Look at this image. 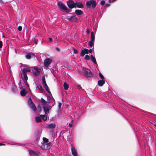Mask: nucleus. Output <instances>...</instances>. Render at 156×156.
Segmentation results:
<instances>
[{"label":"nucleus","instance_id":"27","mask_svg":"<svg viewBox=\"0 0 156 156\" xmlns=\"http://www.w3.org/2000/svg\"><path fill=\"white\" fill-rule=\"evenodd\" d=\"M26 58L27 59H30L31 58V56L30 54H28L25 56Z\"/></svg>","mask_w":156,"mask_h":156},{"label":"nucleus","instance_id":"42","mask_svg":"<svg viewBox=\"0 0 156 156\" xmlns=\"http://www.w3.org/2000/svg\"><path fill=\"white\" fill-rule=\"evenodd\" d=\"M77 87L79 89H82V87L80 85H78Z\"/></svg>","mask_w":156,"mask_h":156},{"label":"nucleus","instance_id":"43","mask_svg":"<svg viewBox=\"0 0 156 156\" xmlns=\"http://www.w3.org/2000/svg\"><path fill=\"white\" fill-rule=\"evenodd\" d=\"M87 34H89L90 33V31L88 29H87Z\"/></svg>","mask_w":156,"mask_h":156},{"label":"nucleus","instance_id":"15","mask_svg":"<svg viewBox=\"0 0 156 156\" xmlns=\"http://www.w3.org/2000/svg\"><path fill=\"white\" fill-rule=\"evenodd\" d=\"M68 19L71 22H75L77 21V18L75 15L72 16Z\"/></svg>","mask_w":156,"mask_h":156},{"label":"nucleus","instance_id":"4","mask_svg":"<svg viewBox=\"0 0 156 156\" xmlns=\"http://www.w3.org/2000/svg\"><path fill=\"white\" fill-rule=\"evenodd\" d=\"M43 108L45 114H48L49 111L51 109V107L48 104H44L43 106Z\"/></svg>","mask_w":156,"mask_h":156},{"label":"nucleus","instance_id":"22","mask_svg":"<svg viewBox=\"0 0 156 156\" xmlns=\"http://www.w3.org/2000/svg\"><path fill=\"white\" fill-rule=\"evenodd\" d=\"M75 12L76 14L78 15H80L83 13V12L81 10H76Z\"/></svg>","mask_w":156,"mask_h":156},{"label":"nucleus","instance_id":"51","mask_svg":"<svg viewBox=\"0 0 156 156\" xmlns=\"http://www.w3.org/2000/svg\"><path fill=\"white\" fill-rule=\"evenodd\" d=\"M10 144H12L11 143Z\"/></svg>","mask_w":156,"mask_h":156},{"label":"nucleus","instance_id":"48","mask_svg":"<svg viewBox=\"0 0 156 156\" xmlns=\"http://www.w3.org/2000/svg\"><path fill=\"white\" fill-rule=\"evenodd\" d=\"M40 88H41V89H42V87L41 86H40Z\"/></svg>","mask_w":156,"mask_h":156},{"label":"nucleus","instance_id":"44","mask_svg":"<svg viewBox=\"0 0 156 156\" xmlns=\"http://www.w3.org/2000/svg\"><path fill=\"white\" fill-rule=\"evenodd\" d=\"M2 145H5V144L3 143H0V146H1Z\"/></svg>","mask_w":156,"mask_h":156},{"label":"nucleus","instance_id":"50","mask_svg":"<svg viewBox=\"0 0 156 156\" xmlns=\"http://www.w3.org/2000/svg\"><path fill=\"white\" fill-rule=\"evenodd\" d=\"M18 144V145H19V144Z\"/></svg>","mask_w":156,"mask_h":156},{"label":"nucleus","instance_id":"14","mask_svg":"<svg viewBox=\"0 0 156 156\" xmlns=\"http://www.w3.org/2000/svg\"><path fill=\"white\" fill-rule=\"evenodd\" d=\"M21 76L22 79L23 80L25 81L26 82H27V81L28 79V78L26 73L22 72V74H21Z\"/></svg>","mask_w":156,"mask_h":156},{"label":"nucleus","instance_id":"16","mask_svg":"<svg viewBox=\"0 0 156 156\" xmlns=\"http://www.w3.org/2000/svg\"><path fill=\"white\" fill-rule=\"evenodd\" d=\"M77 7L78 8H82L83 7V5L80 2H76L75 3V7Z\"/></svg>","mask_w":156,"mask_h":156},{"label":"nucleus","instance_id":"6","mask_svg":"<svg viewBox=\"0 0 156 156\" xmlns=\"http://www.w3.org/2000/svg\"><path fill=\"white\" fill-rule=\"evenodd\" d=\"M28 104L30 108L34 111H35L36 109L35 105L32 102L31 98H29L28 100Z\"/></svg>","mask_w":156,"mask_h":156},{"label":"nucleus","instance_id":"47","mask_svg":"<svg viewBox=\"0 0 156 156\" xmlns=\"http://www.w3.org/2000/svg\"><path fill=\"white\" fill-rule=\"evenodd\" d=\"M35 44H37V43L35 41Z\"/></svg>","mask_w":156,"mask_h":156},{"label":"nucleus","instance_id":"33","mask_svg":"<svg viewBox=\"0 0 156 156\" xmlns=\"http://www.w3.org/2000/svg\"><path fill=\"white\" fill-rule=\"evenodd\" d=\"M37 108L39 112H41V107L40 105H38Z\"/></svg>","mask_w":156,"mask_h":156},{"label":"nucleus","instance_id":"9","mask_svg":"<svg viewBox=\"0 0 156 156\" xmlns=\"http://www.w3.org/2000/svg\"><path fill=\"white\" fill-rule=\"evenodd\" d=\"M58 7L61 9L67 11L68 9L67 7L63 3L58 2L57 3Z\"/></svg>","mask_w":156,"mask_h":156},{"label":"nucleus","instance_id":"5","mask_svg":"<svg viewBox=\"0 0 156 156\" xmlns=\"http://www.w3.org/2000/svg\"><path fill=\"white\" fill-rule=\"evenodd\" d=\"M95 40V34L93 31H92L91 33L90 41L89 43V45L92 47L94 45V42Z\"/></svg>","mask_w":156,"mask_h":156},{"label":"nucleus","instance_id":"26","mask_svg":"<svg viewBox=\"0 0 156 156\" xmlns=\"http://www.w3.org/2000/svg\"><path fill=\"white\" fill-rule=\"evenodd\" d=\"M61 105H62L61 103L60 102H59L58 103V110L57 111L58 113H59V112L60 110V109L61 108Z\"/></svg>","mask_w":156,"mask_h":156},{"label":"nucleus","instance_id":"39","mask_svg":"<svg viewBox=\"0 0 156 156\" xmlns=\"http://www.w3.org/2000/svg\"><path fill=\"white\" fill-rule=\"evenodd\" d=\"M2 41H0V48H2Z\"/></svg>","mask_w":156,"mask_h":156},{"label":"nucleus","instance_id":"52","mask_svg":"<svg viewBox=\"0 0 156 156\" xmlns=\"http://www.w3.org/2000/svg\"><path fill=\"white\" fill-rule=\"evenodd\" d=\"M1 0H0V1H1Z\"/></svg>","mask_w":156,"mask_h":156},{"label":"nucleus","instance_id":"40","mask_svg":"<svg viewBox=\"0 0 156 156\" xmlns=\"http://www.w3.org/2000/svg\"><path fill=\"white\" fill-rule=\"evenodd\" d=\"M73 122H71V123H69V126L70 128L72 126Z\"/></svg>","mask_w":156,"mask_h":156},{"label":"nucleus","instance_id":"1","mask_svg":"<svg viewBox=\"0 0 156 156\" xmlns=\"http://www.w3.org/2000/svg\"><path fill=\"white\" fill-rule=\"evenodd\" d=\"M83 72L85 76L90 77L93 76V74L91 72L90 69H86L84 67H83Z\"/></svg>","mask_w":156,"mask_h":156},{"label":"nucleus","instance_id":"8","mask_svg":"<svg viewBox=\"0 0 156 156\" xmlns=\"http://www.w3.org/2000/svg\"><path fill=\"white\" fill-rule=\"evenodd\" d=\"M51 147V143L47 144H44L41 146V147L43 150H47L49 149Z\"/></svg>","mask_w":156,"mask_h":156},{"label":"nucleus","instance_id":"25","mask_svg":"<svg viewBox=\"0 0 156 156\" xmlns=\"http://www.w3.org/2000/svg\"><path fill=\"white\" fill-rule=\"evenodd\" d=\"M30 70L29 68H24L23 69L22 72H24V73H26L27 72H30Z\"/></svg>","mask_w":156,"mask_h":156},{"label":"nucleus","instance_id":"31","mask_svg":"<svg viewBox=\"0 0 156 156\" xmlns=\"http://www.w3.org/2000/svg\"><path fill=\"white\" fill-rule=\"evenodd\" d=\"M85 59L89 60L90 59V57L88 55H86L85 57Z\"/></svg>","mask_w":156,"mask_h":156},{"label":"nucleus","instance_id":"10","mask_svg":"<svg viewBox=\"0 0 156 156\" xmlns=\"http://www.w3.org/2000/svg\"><path fill=\"white\" fill-rule=\"evenodd\" d=\"M68 6L70 9L75 7V3L72 0H69L67 2Z\"/></svg>","mask_w":156,"mask_h":156},{"label":"nucleus","instance_id":"20","mask_svg":"<svg viewBox=\"0 0 156 156\" xmlns=\"http://www.w3.org/2000/svg\"><path fill=\"white\" fill-rule=\"evenodd\" d=\"M27 91L25 90H21L20 91V94L21 96H24L26 95Z\"/></svg>","mask_w":156,"mask_h":156},{"label":"nucleus","instance_id":"23","mask_svg":"<svg viewBox=\"0 0 156 156\" xmlns=\"http://www.w3.org/2000/svg\"><path fill=\"white\" fill-rule=\"evenodd\" d=\"M64 89L65 90H67L69 88V85L66 82H65L63 84Z\"/></svg>","mask_w":156,"mask_h":156},{"label":"nucleus","instance_id":"30","mask_svg":"<svg viewBox=\"0 0 156 156\" xmlns=\"http://www.w3.org/2000/svg\"><path fill=\"white\" fill-rule=\"evenodd\" d=\"M41 101L42 103L43 104H46L47 103V102L43 98H41Z\"/></svg>","mask_w":156,"mask_h":156},{"label":"nucleus","instance_id":"41","mask_svg":"<svg viewBox=\"0 0 156 156\" xmlns=\"http://www.w3.org/2000/svg\"><path fill=\"white\" fill-rule=\"evenodd\" d=\"M50 42H52V39L51 38V37H49L48 38Z\"/></svg>","mask_w":156,"mask_h":156},{"label":"nucleus","instance_id":"28","mask_svg":"<svg viewBox=\"0 0 156 156\" xmlns=\"http://www.w3.org/2000/svg\"><path fill=\"white\" fill-rule=\"evenodd\" d=\"M43 140L44 143H47L48 141V140L45 137H43Z\"/></svg>","mask_w":156,"mask_h":156},{"label":"nucleus","instance_id":"12","mask_svg":"<svg viewBox=\"0 0 156 156\" xmlns=\"http://www.w3.org/2000/svg\"><path fill=\"white\" fill-rule=\"evenodd\" d=\"M29 153L30 156L32 155L34 156H39L40 154V153L39 152L32 150L29 151Z\"/></svg>","mask_w":156,"mask_h":156},{"label":"nucleus","instance_id":"45","mask_svg":"<svg viewBox=\"0 0 156 156\" xmlns=\"http://www.w3.org/2000/svg\"><path fill=\"white\" fill-rule=\"evenodd\" d=\"M109 5V4H106L105 5V6L106 7H108V6Z\"/></svg>","mask_w":156,"mask_h":156},{"label":"nucleus","instance_id":"13","mask_svg":"<svg viewBox=\"0 0 156 156\" xmlns=\"http://www.w3.org/2000/svg\"><path fill=\"white\" fill-rule=\"evenodd\" d=\"M71 151L72 154L73 156H78L77 151L74 147L72 146Z\"/></svg>","mask_w":156,"mask_h":156},{"label":"nucleus","instance_id":"32","mask_svg":"<svg viewBox=\"0 0 156 156\" xmlns=\"http://www.w3.org/2000/svg\"><path fill=\"white\" fill-rule=\"evenodd\" d=\"M99 75L100 77H101V79L102 80H103L104 79V77L103 75L100 73H99Z\"/></svg>","mask_w":156,"mask_h":156},{"label":"nucleus","instance_id":"21","mask_svg":"<svg viewBox=\"0 0 156 156\" xmlns=\"http://www.w3.org/2000/svg\"><path fill=\"white\" fill-rule=\"evenodd\" d=\"M46 115V114L40 115L41 117L44 121H45L47 119V116Z\"/></svg>","mask_w":156,"mask_h":156},{"label":"nucleus","instance_id":"17","mask_svg":"<svg viewBox=\"0 0 156 156\" xmlns=\"http://www.w3.org/2000/svg\"><path fill=\"white\" fill-rule=\"evenodd\" d=\"M85 54H87V49L86 48H84L81 51L80 55L81 56H83Z\"/></svg>","mask_w":156,"mask_h":156},{"label":"nucleus","instance_id":"36","mask_svg":"<svg viewBox=\"0 0 156 156\" xmlns=\"http://www.w3.org/2000/svg\"><path fill=\"white\" fill-rule=\"evenodd\" d=\"M105 2L104 0H103V1H101V4L102 5H104L105 4Z\"/></svg>","mask_w":156,"mask_h":156},{"label":"nucleus","instance_id":"2","mask_svg":"<svg viewBox=\"0 0 156 156\" xmlns=\"http://www.w3.org/2000/svg\"><path fill=\"white\" fill-rule=\"evenodd\" d=\"M86 5L89 8H90L91 6L92 8L94 9L95 8L96 6V3L95 1L90 0V1H88L87 2Z\"/></svg>","mask_w":156,"mask_h":156},{"label":"nucleus","instance_id":"37","mask_svg":"<svg viewBox=\"0 0 156 156\" xmlns=\"http://www.w3.org/2000/svg\"><path fill=\"white\" fill-rule=\"evenodd\" d=\"M30 55L31 57H35V55L34 53L30 54Z\"/></svg>","mask_w":156,"mask_h":156},{"label":"nucleus","instance_id":"18","mask_svg":"<svg viewBox=\"0 0 156 156\" xmlns=\"http://www.w3.org/2000/svg\"><path fill=\"white\" fill-rule=\"evenodd\" d=\"M105 81L104 80H99L98 81V84L99 86H102L105 84Z\"/></svg>","mask_w":156,"mask_h":156},{"label":"nucleus","instance_id":"11","mask_svg":"<svg viewBox=\"0 0 156 156\" xmlns=\"http://www.w3.org/2000/svg\"><path fill=\"white\" fill-rule=\"evenodd\" d=\"M51 59L50 58H46L44 61V66L46 67H48L51 64Z\"/></svg>","mask_w":156,"mask_h":156},{"label":"nucleus","instance_id":"29","mask_svg":"<svg viewBox=\"0 0 156 156\" xmlns=\"http://www.w3.org/2000/svg\"><path fill=\"white\" fill-rule=\"evenodd\" d=\"M91 60L93 62L94 64H97V62H96L95 58H91Z\"/></svg>","mask_w":156,"mask_h":156},{"label":"nucleus","instance_id":"46","mask_svg":"<svg viewBox=\"0 0 156 156\" xmlns=\"http://www.w3.org/2000/svg\"><path fill=\"white\" fill-rule=\"evenodd\" d=\"M91 58H94V57H93V55H91Z\"/></svg>","mask_w":156,"mask_h":156},{"label":"nucleus","instance_id":"38","mask_svg":"<svg viewBox=\"0 0 156 156\" xmlns=\"http://www.w3.org/2000/svg\"><path fill=\"white\" fill-rule=\"evenodd\" d=\"M18 30L20 31H21L22 29V27L21 26H19L18 28Z\"/></svg>","mask_w":156,"mask_h":156},{"label":"nucleus","instance_id":"19","mask_svg":"<svg viewBox=\"0 0 156 156\" xmlns=\"http://www.w3.org/2000/svg\"><path fill=\"white\" fill-rule=\"evenodd\" d=\"M55 127V125L54 123H50L48 124L47 125V127L49 129L54 128Z\"/></svg>","mask_w":156,"mask_h":156},{"label":"nucleus","instance_id":"34","mask_svg":"<svg viewBox=\"0 0 156 156\" xmlns=\"http://www.w3.org/2000/svg\"><path fill=\"white\" fill-rule=\"evenodd\" d=\"M74 52L75 54H77L78 52V51L77 49L75 48L73 49Z\"/></svg>","mask_w":156,"mask_h":156},{"label":"nucleus","instance_id":"24","mask_svg":"<svg viewBox=\"0 0 156 156\" xmlns=\"http://www.w3.org/2000/svg\"><path fill=\"white\" fill-rule=\"evenodd\" d=\"M36 121L37 122H40L42 121L41 118L38 116L36 117L35 118Z\"/></svg>","mask_w":156,"mask_h":156},{"label":"nucleus","instance_id":"35","mask_svg":"<svg viewBox=\"0 0 156 156\" xmlns=\"http://www.w3.org/2000/svg\"><path fill=\"white\" fill-rule=\"evenodd\" d=\"M92 52V50L91 49H90L89 50L87 49V54L89 53H91Z\"/></svg>","mask_w":156,"mask_h":156},{"label":"nucleus","instance_id":"3","mask_svg":"<svg viewBox=\"0 0 156 156\" xmlns=\"http://www.w3.org/2000/svg\"><path fill=\"white\" fill-rule=\"evenodd\" d=\"M42 83L46 90L48 93H51L50 89L46 84L44 76H43L42 78Z\"/></svg>","mask_w":156,"mask_h":156},{"label":"nucleus","instance_id":"49","mask_svg":"<svg viewBox=\"0 0 156 156\" xmlns=\"http://www.w3.org/2000/svg\"><path fill=\"white\" fill-rule=\"evenodd\" d=\"M154 126H155L156 128V125H154Z\"/></svg>","mask_w":156,"mask_h":156},{"label":"nucleus","instance_id":"7","mask_svg":"<svg viewBox=\"0 0 156 156\" xmlns=\"http://www.w3.org/2000/svg\"><path fill=\"white\" fill-rule=\"evenodd\" d=\"M34 69L35 70V71H33L34 74L36 76H38L40 74L41 69L38 67H35L34 68Z\"/></svg>","mask_w":156,"mask_h":156}]
</instances>
